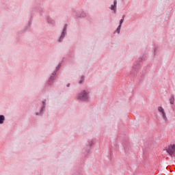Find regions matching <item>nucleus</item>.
Listing matches in <instances>:
<instances>
[{"label":"nucleus","instance_id":"nucleus-1","mask_svg":"<svg viewBox=\"0 0 175 175\" xmlns=\"http://www.w3.org/2000/svg\"><path fill=\"white\" fill-rule=\"evenodd\" d=\"M167 152L170 155H172L175 152V145L171 144L165 148Z\"/></svg>","mask_w":175,"mask_h":175},{"label":"nucleus","instance_id":"nucleus-2","mask_svg":"<svg viewBox=\"0 0 175 175\" xmlns=\"http://www.w3.org/2000/svg\"><path fill=\"white\" fill-rule=\"evenodd\" d=\"M78 99H81V100H87L88 99V94L85 91H83L82 93L78 95Z\"/></svg>","mask_w":175,"mask_h":175},{"label":"nucleus","instance_id":"nucleus-3","mask_svg":"<svg viewBox=\"0 0 175 175\" xmlns=\"http://www.w3.org/2000/svg\"><path fill=\"white\" fill-rule=\"evenodd\" d=\"M158 111H159V113H161L164 121H167V116H166V113L165 112V109H163L162 107H159Z\"/></svg>","mask_w":175,"mask_h":175},{"label":"nucleus","instance_id":"nucleus-4","mask_svg":"<svg viewBox=\"0 0 175 175\" xmlns=\"http://www.w3.org/2000/svg\"><path fill=\"white\" fill-rule=\"evenodd\" d=\"M66 27H67V25H65L63 32L62 33V36L59 40V42H61V39H62L63 38H65V32H66Z\"/></svg>","mask_w":175,"mask_h":175},{"label":"nucleus","instance_id":"nucleus-5","mask_svg":"<svg viewBox=\"0 0 175 175\" xmlns=\"http://www.w3.org/2000/svg\"><path fill=\"white\" fill-rule=\"evenodd\" d=\"M116 6H117V1L115 0L113 2V5H111V10H115Z\"/></svg>","mask_w":175,"mask_h":175},{"label":"nucleus","instance_id":"nucleus-6","mask_svg":"<svg viewBox=\"0 0 175 175\" xmlns=\"http://www.w3.org/2000/svg\"><path fill=\"white\" fill-rule=\"evenodd\" d=\"M170 102L171 105H174V96H171L170 98Z\"/></svg>","mask_w":175,"mask_h":175},{"label":"nucleus","instance_id":"nucleus-7","mask_svg":"<svg viewBox=\"0 0 175 175\" xmlns=\"http://www.w3.org/2000/svg\"><path fill=\"white\" fill-rule=\"evenodd\" d=\"M5 121V116L3 115L0 116V124H3Z\"/></svg>","mask_w":175,"mask_h":175},{"label":"nucleus","instance_id":"nucleus-8","mask_svg":"<svg viewBox=\"0 0 175 175\" xmlns=\"http://www.w3.org/2000/svg\"><path fill=\"white\" fill-rule=\"evenodd\" d=\"M120 31H121V25L118 26V27L116 29V32H118V33H120Z\"/></svg>","mask_w":175,"mask_h":175},{"label":"nucleus","instance_id":"nucleus-9","mask_svg":"<svg viewBox=\"0 0 175 175\" xmlns=\"http://www.w3.org/2000/svg\"><path fill=\"white\" fill-rule=\"evenodd\" d=\"M125 17V16H123L122 19L120 20V25L121 27V25H122V23H124V18Z\"/></svg>","mask_w":175,"mask_h":175},{"label":"nucleus","instance_id":"nucleus-10","mask_svg":"<svg viewBox=\"0 0 175 175\" xmlns=\"http://www.w3.org/2000/svg\"><path fill=\"white\" fill-rule=\"evenodd\" d=\"M84 81V77H82V80L79 81V84H81Z\"/></svg>","mask_w":175,"mask_h":175},{"label":"nucleus","instance_id":"nucleus-11","mask_svg":"<svg viewBox=\"0 0 175 175\" xmlns=\"http://www.w3.org/2000/svg\"><path fill=\"white\" fill-rule=\"evenodd\" d=\"M70 85V84H68V85H67V87H69Z\"/></svg>","mask_w":175,"mask_h":175},{"label":"nucleus","instance_id":"nucleus-12","mask_svg":"<svg viewBox=\"0 0 175 175\" xmlns=\"http://www.w3.org/2000/svg\"><path fill=\"white\" fill-rule=\"evenodd\" d=\"M43 105H46V103H45V102H43Z\"/></svg>","mask_w":175,"mask_h":175}]
</instances>
